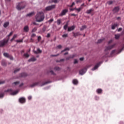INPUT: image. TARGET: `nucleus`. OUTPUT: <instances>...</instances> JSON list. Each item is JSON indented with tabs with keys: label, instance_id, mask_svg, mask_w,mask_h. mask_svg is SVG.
I'll list each match as a JSON object with an SVG mask.
<instances>
[{
	"label": "nucleus",
	"instance_id": "27",
	"mask_svg": "<svg viewBox=\"0 0 124 124\" xmlns=\"http://www.w3.org/2000/svg\"><path fill=\"white\" fill-rule=\"evenodd\" d=\"M103 40H105V38H103L102 39H99L98 40L97 43H101Z\"/></svg>",
	"mask_w": 124,
	"mask_h": 124
},
{
	"label": "nucleus",
	"instance_id": "63",
	"mask_svg": "<svg viewBox=\"0 0 124 124\" xmlns=\"http://www.w3.org/2000/svg\"><path fill=\"white\" fill-rule=\"evenodd\" d=\"M76 2H77V3H78L79 2H80V1L79 0H76Z\"/></svg>",
	"mask_w": 124,
	"mask_h": 124
},
{
	"label": "nucleus",
	"instance_id": "19",
	"mask_svg": "<svg viewBox=\"0 0 124 124\" xmlns=\"http://www.w3.org/2000/svg\"><path fill=\"white\" fill-rule=\"evenodd\" d=\"M33 15H34V13L31 12V13H30L29 14H28L27 15V16L28 17H31V16H33Z\"/></svg>",
	"mask_w": 124,
	"mask_h": 124
},
{
	"label": "nucleus",
	"instance_id": "33",
	"mask_svg": "<svg viewBox=\"0 0 124 124\" xmlns=\"http://www.w3.org/2000/svg\"><path fill=\"white\" fill-rule=\"evenodd\" d=\"M16 42H17V43H20L21 42H23V39L20 40H17L16 41Z\"/></svg>",
	"mask_w": 124,
	"mask_h": 124
},
{
	"label": "nucleus",
	"instance_id": "28",
	"mask_svg": "<svg viewBox=\"0 0 124 124\" xmlns=\"http://www.w3.org/2000/svg\"><path fill=\"white\" fill-rule=\"evenodd\" d=\"M79 62V61L77 59H74V64H77Z\"/></svg>",
	"mask_w": 124,
	"mask_h": 124
},
{
	"label": "nucleus",
	"instance_id": "15",
	"mask_svg": "<svg viewBox=\"0 0 124 124\" xmlns=\"http://www.w3.org/2000/svg\"><path fill=\"white\" fill-rule=\"evenodd\" d=\"M33 51L35 54H41V53H42V50H40L39 48H38L37 51Z\"/></svg>",
	"mask_w": 124,
	"mask_h": 124
},
{
	"label": "nucleus",
	"instance_id": "53",
	"mask_svg": "<svg viewBox=\"0 0 124 124\" xmlns=\"http://www.w3.org/2000/svg\"><path fill=\"white\" fill-rule=\"evenodd\" d=\"M32 97L31 96H29L28 97V99H29V100H31V99Z\"/></svg>",
	"mask_w": 124,
	"mask_h": 124
},
{
	"label": "nucleus",
	"instance_id": "13",
	"mask_svg": "<svg viewBox=\"0 0 124 124\" xmlns=\"http://www.w3.org/2000/svg\"><path fill=\"white\" fill-rule=\"evenodd\" d=\"M75 29V26H72L70 27H69L68 28V31H74Z\"/></svg>",
	"mask_w": 124,
	"mask_h": 124
},
{
	"label": "nucleus",
	"instance_id": "54",
	"mask_svg": "<svg viewBox=\"0 0 124 124\" xmlns=\"http://www.w3.org/2000/svg\"><path fill=\"white\" fill-rule=\"evenodd\" d=\"M53 21H54V19H50L48 21V22H49V23H52V22H53Z\"/></svg>",
	"mask_w": 124,
	"mask_h": 124
},
{
	"label": "nucleus",
	"instance_id": "51",
	"mask_svg": "<svg viewBox=\"0 0 124 124\" xmlns=\"http://www.w3.org/2000/svg\"><path fill=\"white\" fill-rule=\"evenodd\" d=\"M12 34H13V31L9 33V34L8 35V37L11 36V35H12Z\"/></svg>",
	"mask_w": 124,
	"mask_h": 124
},
{
	"label": "nucleus",
	"instance_id": "8",
	"mask_svg": "<svg viewBox=\"0 0 124 124\" xmlns=\"http://www.w3.org/2000/svg\"><path fill=\"white\" fill-rule=\"evenodd\" d=\"M87 72V68H84L83 69L80 70L79 72L80 75H84V74Z\"/></svg>",
	"mask_w": 124,
	"mask_h": 124
},
{
	"label": "nucleus",
	"instance_id": "49",
	"mask_svg": "<svg viewBox=\"0 0 124 124\" xmlns=\"http://www.w3.org/2000/svg\"><path fill=\"white\" fill-rule=\"evenodd\" d=\"M108 3L109 5L112 4L113 3V1H109L108 2Z\"/></svg>",
	"mask_w": 124,
	"mask_h": 124
},
{
	"label": "nucleus",
	"instance_id": "44",
	"mask_svg": "<svg viewBox=\"0 0 124 124\" xmlns=\"http://www.w3.org/2000/svg\"><path fill=\"white\" fill-rule=\"evenodd\" d=\"M21 76L22 77H25V76H27V74L25 73H22Z\"/></svg>",
	"mask_w": 124,
	"mask_h": 124
},
{
	"label": "nucleus",
	"instance_id": "17",
	"mask_svg": "<svg viewBox=\"0 0 124 124\" xmlns=\"http://www.w3.org/2000/svg\"><path fill=\"white\" fill-rule=\"evenodd\" d=\"M72 82L74 85H78V80L73 79Z\"/></svg>",
	"mask_w": 124,
	"mask_h": 124
},
{
	"label": "nucleus",
	"instance_id": "23",
	"mask_svg": "<svg viewBox=\"0 0 124 124\" xmlns=\"http://www.w3.org/2000/svg\"><path fill=\"white\" fill-rule=\"evenodd\" d=\"M96 93H97L99 94L102 93V89H97Z\"/></svg>",
	"mask_w": 124,
	"mask_h": 124
},
{
	"label": "nucleus",
	"instance_id": "43",
	"mask_svg": "<svg viewBox=\"0 0 124 124\" xmlns=\"http://www.w3.org/2000/svg\"><path fill=\"white\" fill-rule=\"evenodd\" d=\"M51 36V34H50V33H48L47 34L46 37L49 38Z\"/></svg>",
	"mask_w": 124,
	"mask_h": 124
},
{
	"label": "nucleus",
	"instance_id": "50",
	"mask_svg": "<svg viewBox=\"0 0 124 124\" xmlns=\"http://www.w3.org/2000/svg\"><path fill=\"white\" fill-rule=\"evenodd\" d=\"M112 42H113V40H110L108 42V44H110V43H112Z\"/></svg>",
	"mask_w": 124,
	"mask_h": 124
},
{
	"label": "nucleus",
	"instance_id": "20",
	"mask_svg": "<svg viewBox=\"0 0 124 124\" xmlns=\"http://www.w3.org/2000/svg\"><path fill=\"white\" fill-rule=\"evenodd\" d=\"M54 71H60L61 70V68L60 67H55L54 68Z\"/></svg>",
	"mask_w": 124,
	"mask_h": 124
},
{
	"label": "nucleus",
	"instance_id": "10",
	"mask_svg": "<svg viewBox=\"0 0 124 124\" xmlns=\"http://www.w3.org/2000/svg\"><path fill=\"white\" fill-rule=\"evenodd\" d=\"M67 12H68V10L66 9L63 10L60 14V16H63L64 15H65Z\"/></svg>",
	"mask_w": 124,
	"mask_h": 124
},
{
	"label": "nucleus",
	"instance_id": "9",
	"mask_svg": "<svg viewBox=\"0 0 124 124\" xmlns=\"http://www.w3.org/2000/svg\"><path fill=\"white\" fill-rule=\"evenodd\" d=\"M124 31H123L121 34H116L114 35V38L115 39H120V37H121V35H124Z\"/></svg>",
	"mask_w": 124,
	"mask_h": 124
},
{
	"label": "nucleus",
	"instance_id": "41",
	"mask_svg": "<svg viewBox=\"0 0 124 124\" xmlns=\"http://www.w3.org/2000/svg\"><path fill=\"white\" fill-rule=\"evenodd\" d=\"M46 84H48V82H45V83H42V84L41 85V87H42V86H44L45 85H46Z\"/></svg>",
	"mask_w": 124,
	"mask_h": 124
},
{
	"label": "nucleus",
	"instance_id": "22",
	"mask_svg": "<svg viewBox=\"0 0 124 124\" xmlns=\"http://www.w3.org/2000/svg\"><path fill=\"white\" fill-rule=\"evenodd\" d=\"M35 61H36V59H35V58L33 57L29 60L28 62H35Z\"/></svg>",
	"mask_w": 124,
	"mask_h": 124
},
{
	"label": "nucleus",
	"instance_id": "38",
	"mask_svg": "<svg viewBox=\"0 0 124 124\" xmlns=\"http://www.w3.org/2000/svg\"><path fill=\"white\" fill-rule=\"evenodd\" d=\"M3 55H4V57H7V58H8V57H9V55H8V53H4L3 54Z\"/></svg>",
	"mask_w": 124,
	"mask_h": 124
},
{
	"label": "nucleus",
	"instance_id": "3",
	"mask_svg": "<svg viewBox=\"0 0 124 124\" xmlns=\"http://www.w3.org/2000/svg\"><path fill=\"white\" fill-rule=\"evenodd\" d=\"M26 7V5L23 4V3H18L16 6V9L17 10H21L24 9Z\"/></svg>",
	"mask_w": 124,
	"mask_h": 124
},
{
	"label": "nucleus",
	"instance_id": "64",
	"mask_svg": "<svg viewBox=\"0 0 124 124\" xmlns=\"http://www.w3.org/2000/svg\"><path fill=\"white\" fill-rule=\"evenodd\" d=\"M71 15V16H77V15L74 14H72Z\"/></svg>",
	"mask_w": 124,
	"mask_h": 124
},
{
	"label": "nucleus",
	"instance_id": "59",
	"mask_svg": "<svg viewBox=\"0 0 124 124\" xmlns=\"http://www.w3.org/2000/svg\"><path fill=\"white\" fill-rule=\"evenodd\" d=\"M24 86V83H21L20 85H19V87H23Z\"/></svg>",
	"mask_w": 124,
	"mask_h": 124
},
{
	"label": "nucleus",
	"instance_id": "52",
	"mask_svg": "<svg viewBox=\"0 0 124 124\" xmlns=\"http://www.w3.org/2000/svg\"><path fill=\"white\" fill-rule=\"evenodd\" d=\"M67 29V25L64 26V30H66Z\"/></svg>",
	"mask_w": 124,
	"mask_h": 124
},
{
	"label": "nucleus",
	"instance_id": "56",
	"mask_svg": "<svg viewBox=\"0 0 124 124\" xmlns=\"http://www.w3.org/2000/svg\"><path fill=\"white\" fill-rule=\"evenodd\" d=\"M74 5H75V2H73L72 5L71 6H70V7H72V6H73Z\"/></svg>",
	"mask_w": 124,
	"mask_h": 124
},
{
	"label": "nucleus",
	"instance_id": "32",
	"mask_svg": "<svg viewBox=\"0 0 124 124\" xmlns=\"http://www.w3.org/2000/svg\"><path fill=\"white\" fill-rule=\"evenodd\" d=\"M68 36V34H64L63 35H62V37L63 38H66V37H67Z\"/></svg>",
	"mask_w": 124,
	"mask_h": 124
},
{
	"label": "nucleus",
	"instance_id": "61",
	"mask_svg": "<svg viewBox=\"0 0 124 124\" xmlns=\"http://www.w3.org/2000/svg\"><path fill=\"white\" fill-rule=\"evenodd\" d=\"M4 81H1V82H0V85L1 84H4Z\"/></svg>",
	"mask_w": 124,
	"mask_h": 124
},
{
	"label": "nucleus",
	"instance_id": "16",
	"mask_svg": "<svg viewBox=\"0 0 124 124\" xmlns=\"http://www.w3.org/2000/svg\"><path fill=\"white\" fill-rule=\"evenodd\" d=\"M74 57H75V55H70L69 57L66 58V61H69V60H70V59H73Z\"/></svg>",
	"mask_w": 124,
	"mask_h": 124
},
{
	"label": "nucleus",
	"instance_id": "12",
	"mask_svg": "<svg viewBox=\"0 0 124 124\" xmlns=\"http://www.w3.org/2000/svg\"><path fill=\"white\" fill-rule=\"evenodd\" d=\"M29 26H25L23 28V31L24 32H28L29 31Z\"/></svg>",
	"mask_w": 124,
	"mask_h": 124
},
{
	"label": "nucleus",
	"instance_id": "39",
	"mask_svg": "<svg viewBox=\"0 0 124 124\" xmlns=\"http://www.w3.org/2000/svg\"><path fill=\"white\" fill-rule=\"evenodd\" d=\"M62 22L61 19H58L57 20V24L58 25H61V23Z\"/></svg>",
	"mask_w": 124,
	"mask_h": 124
},
{
	"label": "nucleus",
	"instance_id": "5",
	"mask_svg": "<svg viewBox=\"0 0 124 124\" xmlns=\"http://www.w3.org/2000/svg\"><path fill=\"white\" fill-rule=\"evenodd\" d=\"M18 101L19 103L21 104H24V103H26V98L24 97H22L19 98Z\"/></svg>",
	"mask_w": 124,
	"mask_h": 124
},
{
	"label": "nucleus",
	"instance_id": "57",
	"mask_svg": "<svg viewBox=\"0 0 124 124\" xmlns=\"http://www.w3.org/2000/svg\"><path fill=\"white\" fill-rule=\"evenodd\" d=\"M58 49H61L62 48V46L61 45H59L57 46Z\"/></svg>",
	"mask_w": 124,
	"mask_h": 124
},
{
	"label": "nucleus",
	"instance_id": "34",
	"mask_svg": "<svg viewBox=\"0 0 124 124\" xmlns=\"http://www.w3.org/2000/svg\"><path fill=\"white\" fill-rule=\"evenodd\" d=\"M24 56L25 58H29V57H30V55L28 53L24 54Z\"/></svg>",
	"mask_w": 124,
	"mask_h": 124
},
{
	"label": "nucleus",
	"instance_id": "1",
	"mask_svg": "<svg viewBox=\"0 0 124 124\" xmlns=\"http://www.w3.org/2000/svg\"><path fill=\"white\" fill-rule=\"evenodd\" d=\"M35 19L39 23L42 22L44 20V13L43 12H38L35 16Z\"/></svg>",
	"mask_w": 124,
	"mask_h": 124
},
{
	"label": "nucleus",
	"instance_id": "14",
	"mask_svg": "<svg viewBox=\"0 0 124 124\" xmlns=\"http://www.w3.org/2000/svg\"><path fill=\"white\" fill-rule=\"evenodd\" d=\"M39 84V82H35L30 85L31 88H33V87H36Z\"/></svg>",
	"mask_w": 124,
	"mask_h": 124
},
{
	"label": "nucleus",
	"instance_id": "4",
	"mask_svg": "<svg viewBox=\"0 0 124 124\" xmlns=\"http://www.w3.org/2000/svg\"><path fill=\"white\" fill-rule=\"evenodd\" d=\"M116 44H113V45H111L110 46L106 47L105 49V52L108 51V50H111V49H113L116 46Z\"/></svg>",
	"mask_w": 124,
	"mask_h": 124
},
{
	"label": "nucleus",
	"instance_id": "31",
	"mask_svg": "<svg viewBox=\"0 0 124 124\" xmlns=\"http://www.w3.org/2000/svg\"><path fill=\"white\" fill-rule=\"evenodd\" d=\"M92 11H93V9L88 10L87 11L86 13L87 14H90V13H92Z\"/></svg>",
	"mask_w": 124,
	"mask_h": 124
},
{
	"label": "nucleus",
	"instance_id": "47",
	"mask_svg": "<svg viewBox=\"0 0 124 124\" xmlns=\"http://www.w3.org/2000/svg\"><path fill=\"white\" fill-rule=\"evenodd\" d=\"M84 57H81L80 58H79V61H80L81 62H83V61H84Z\"/></svg>",
	"mask_w": 124,
	"mask_h": 124
},
{
	"label": "nucleus",
	"instance_id": "29",
	"mask_svg": "<svg viewBox=\"0 0 124 124\" xmlns=\"http://www.w3.org/2000/svg\"><path fill=\"white\" fill-rule=\"evenodd\" d=\"M119 7H115L113 9L114 12H118L119 11Z\"/></svg>",
	"mask_w": 124,
	"mask_h": 124
},
{
	"label": "nucleus",
	"instance_id": "21",
	"mask_svg": "<svg viewBox=\"0 0 124 124\" xmlns=\"http://www.w3.org/2000/svg\"><path fill=\"white\" fill-rule=\"evenodd\" d=\"M17 36H18V35L17 34H15L14 35V36L13 37V38L10 40V41H11V42H12V41H13V40H14V39H15V38H16Z\"/></svg>",
	"mask_w": 124,
	"mask_h": 124
},
{
	"label": "nucleus",
	"instance_id": "25",
	"mask_svg": "<svg viewBox=\"0 0 124 124\" xmlns=\"http://www.w3.org/2000/svg\"><path fill=\"white\" fill-rule=\"evenodd\" d=\"M83 9L82 7H80L78 8H76V10H77V11H78V12H80V11H81Z\"/></svg>",
	"mask_w": 124,
	"mask_h": 124
},
{
	"label": "nucleus",
	"instance_id": "55",
	"mask_svg": "<svg viewBox=\"0 0 124 124\" xmlns=\"http://www.w3.org/2000/svg\"><path fill=\"white\" fill-rule=\"evenodd\" d=\"M69 50V48H66L64 49V50L62 51V52H64V51H67V50Z\"/></svg>",
	"mask_w": 124,
	"mask_h": 124
},
{
	"label": "nucleus",
	"instance_id": "7",
	"mask_svg": "<svg viewBox=\"0 0 124 124\" xmlns=\"http://www.w3.org/2000/svg\"><path fill=\"white\" fill-rule=\"evenodd\" d=\"M56 7V6L55 5H52L51 6H47L46 8V11H49V10H52V9H54Z\"/></svg>",
	"mask_w": 124,
	"mask_h": 124
},
{
	"label": "nucleus",
	"instance_id": "11",
	"mask_svg": "<svg viewBox=\"0 0 124 124\" xmlns=\"http://www.w3.org/2000/svg\"><path fill=\"white\" fill-rule=\"evenodd\" d=\"M99 65H100V63H98L97 64L95 65V66L92 69L93 71H94V70H96L98 67H99Z\"/></svg>",
	"mask_w": 124,
	"mask_h": 124
},
{
	"label": "nucleus",
	"instance_id": "42",
	"mask_svg": "<svg viewBox=\"0 0 124 124\" xmlns=\"http://www.w3.org/2000/svg\"><path fill=\"white\" fill-rule=\"evenodd\" d=\"M59 0H52V2H54L55 3H57V2H58Z\"/></svg>",
	"mask_w": 124,
	"mask_h": 124
},
{
	"label": "nucleus",
	"instance_id": "18",
	"mask_svg": "<svg viewBox=\"0 0 124 124\" xmlns=\"http://www.w3.org/2000/svg\"><path fill=\"white\" fill-rule=\"evenodd\" d=\"M117 27H118V24H117V23L114 24L112 25L111 29H112V30H115V29H116V28H117Z\"/></svg>",
	"mask_w": 124,
	"mask_h": 124
},
{
	"label": "nucleus",
	"instance_id": "26",
	"mask_svg": "<svg viewBox=\"0 0 124 124\" xmlns=\"http://www.w3.org/2000/svg\"><path fill=\"white\" fill-rule=\"evenodd\" d=\"M9 25V22H5L4 24V28H7V27H8Z\"/></svg>",
	"mask_w": 124,
	"mask_h": 124
},
{
	"label": "nucleus",
	"instance_id": "48",
	"mask_svg": "<svg viewBox=\"0 0 124 124\" xmlns=\"http://www.w3.org/2000/svg\"><path fill=\"white\" fill-rule=\"evenodd\" d=\"M20 70V69H16L14 71V73H16V72H18Z\"/></svg>",
	"mask_w": 124,
	"mask_h": 124
},
{
	"label": "nucleus",
	"instance_id": "36",
	"mask_svg": "<svg viewBox=\"0 0 124 124\" xmlns=\"http://www.w3.org/2000/svg\"><path fill=\"white\" fill-rule=\"evenodd\" d=\"M124 50V48H122L120 50H119L117 52H116V54H120V53H121L122 51Z\"/></svg>",
	"mask_w": 124,
	"mask_h": 124
},
{
	"label": "nucleus",
	"instance_id": "6",
	"mask_svg": "<svg viewBox=\"0 0 124 124\" xmlns=\"http://www.w3.org/2000/svg\"><path fill=\"white\" fill-rule=\"evenodd\" d=\"M8 40L9 39L7 40H4L3 41H1L0 42V47H2V46H3L4 45H5V44H6V43L8 42Z\"/></svg>",
	"mask_w": 124,
	"mask_h": 124
},
{
	"label": "nucleus",
	"instance_id": "60",
	"mask_svg": "<svg viewBox=\"0 0 124 124\" xmlns=\"http://www.w3.org/2000/svg\"><path fill=\"white\" fill-rule=\"evenodd\" d=\"M122 30H123V29H122L121 28H119V29H118V31H121Z\"/></svg>",
	"mask_w": 124,
	"mask_h": 124
},
{
	"label": "nucleus",
	"instance_id": "40",
	"mask_svg": "<svg viewBox=\"0 0 124 124\" xmlns=\"http://www.w3.org/2000/svg\"><path fill=\"white\" fill-rule=\"evenodd\" d=\"M116 53V50H113L111 51L110 55H114Z\"/></svg>",
	"mask_w": 124,
	"mask_h": 124
},
{
	"label": "nucleus",
	"instance_id": "46",
	"mask_svg": "<svg viewBox=\"0 0 124 124\" xmlns=\"http://www.w3.org/2000/svg\"><path fill=\"white\" fill-rule=\"evenodd\" d=\"M4 94L3 93H0V98H2V97L4 96Z\"/></svg>",
	"mask_w": 124,
	"mask_h": 124
},
{
	"label": "nucleus",
	"instance_id": "37",
	"mask_svg": "<svg viewBox=\"0 0 124 124\" xmlns=\"http://www.w3.org/2000/svg\"><path fill=\"white\" fill-rule=\"evenodd\" d=\"M91 66H92V65H87L84 68H86V70H87L88 68H90Z\"/></svg>",
	"mask_w": 124,
	"mask_h": 124
},
{
	"label": "nucleus",
	"instance_id": "62",
	"mask_svg": "<svg viewBox=\"0 0 124 124\" xmlns=\"http://www.w3.org/2000/svg\"><path fill=\"white\" fill-rule=\"evenodd\" d=\"M34 36H35V34H32L31 35V37H34Z\"/></svg>",
	"mask_w": 124,
	"mask_h": 124
},
{
	"label": "nucleus",
	"instance_id": "2",
	"mask_svg": "<svg viewBox=\"0 0 124 124\" xmlns=\"http://www.w3.org/2000/svg\"><path fill=\"white\" fill-rule=\"evenodd\" d=\"M19 92H20L19 90H17L13 92L12 89H8L5 91V93H10L11 95H16V94H17L19 93Z\"/></svg>",
	"mask_w": 124,
	"mask_h": 124
},
{
	"label": "nucleus",
	"instance_id": "35",
	"mask_svg": "<svg viewBox=\"0 0 124 124\" xmlns=\"http://www.w3.org/2000/svg\"><path fill=\"white\" fill-rule=\"evenodd\" d=\"M74 36H78V35H80V33L77 32V33H74Z\"/></svg>",
	"mask_w": 124,
	"mask_h": 124
},
{
	"label": "nucleus",
	"instance_id": "24",
	"mask_svg": "<svg viewBox=\"0 0 124 124\" xmlns=\"http://www.w3.org/2000/svg\"><path fill=\"white\" fill-rule=\"evenodd\" d=\"M19 84H20V82L19 81H16L14 82L12 85L13 86H17L18 85H19Z\"/></svg>",
	"mask_w": 124,
	"mask_h": 124
},
{
	"label": "nucleus",
	"instance_id": "58",
	"mask_svg": "<svg viewBox=\"0 0 124 124\" xmlns=\"http://www.w3.org/2000/svg\"><path fill=\"white\" fill-rule=\"evenodd\" d=\"M70 11H74V10H76V8H75L74 9H70Z\"/></svg>",
	"mask_w": 124,
	"mask_h": 124
},
{
	"label": "nucleus",
	"instance_id": "30",
	"mask_svg": "<svg viewBox=\"0 0 124 124\" xmlns=\"http://www.w3.org/2000/svg\"><path fill=\"white\" fill-rule=\"evenodd\" d=\"M86 28H87L86 26H82V27L80 28V31H84V30H85V29H86Z\"/></svg>",
	"mask_w": 124,
	"mask_h": 124
},
{
	"label": "nucleus",
	"instance_id": "45",
	"mask_svg": "<svg viewBox=\"0 0 124 124\" xmlns=\"http://www.w3.org/2000/svg\"><path fill=\"white\" fill-rule=\"evenodd\" d=\"M37 30V29H36L35 28L33 29L32 30V32H34L35 31H36Z\"/></svg>",
	"mask_w": 124,
	"mask_h": 124
}]
</instances>
